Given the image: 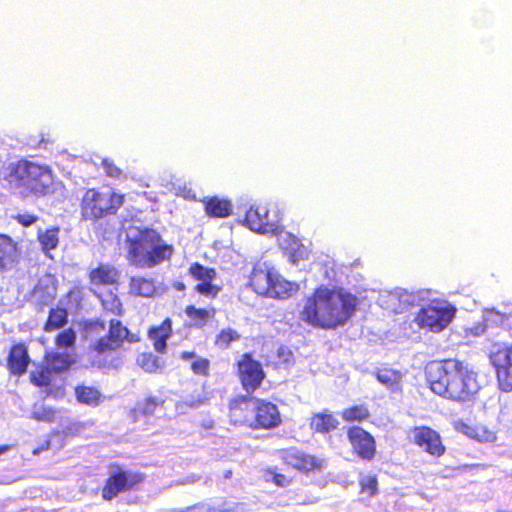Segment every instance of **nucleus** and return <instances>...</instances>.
<instances>
[{
	"label": "nucleus",
	"mask_w": 512,
	"mask_h": 512,
	"mask_svg": "<svg viewBox=\"0 0 512 512\" xmlns=\"http://www.w3.org/2000/svg\"><path fill=\"white\" fill-rule=\"evenodd\" d=\"M253 411V401L242 399L231 403L230 419L234 424L254 427L253 417L249 412Z\"/></svg>",
	"instance_id": "obj_19"
},
{
	"label": "nucleus",
	"mask_w": 512,
	"mask_h": 512,
	"mask_svg": "<svg viewBox=\"0 0 512 512\" xmlns=\"http://www.w3.org/2000/svg\"><path fill=\"white\" fill-rule=\"evenodd\" d=\"M210 511V505L205 503H199L194 506L187 507L184 510H175L173 512H209Z\"/></svg>",
	"instance_id": "obj_51"
},
{
	"label": "nucleus",
	"mask_w": 512,
	"mask_h": 512,
	"mask_svg": "<svg viewBox=\"0 0 512 512\" xmlns=\"http://www.w3.org/2000/svg\"><path fill=\"white\" fill-rule=\"evenodd\" d=\"M33 418L38 421L52 422L55 419V411L49 407L39 406L34 409Z\"/></svg>",
	"instance_id": "obj_45"
},
{
	"label": "nucleus",
	"mask_w": 512,
	"mask_h": 512,
	"mask_svg": "<svg viewBox=\"0 0 512 512\" xmlns=\"http://www.w3.org/2000/svg\"><path fill=\"white\" fill-rule=\"evenodd\" d=\"M209 512H249V509L244 504L240 503H223L219 506H210Z\"/></svg>",
	"instance_id": "obj_46"
},
{
	"label": "nucleus",
	"mask_w": 512,
	"mask_h": 512,
	"mask_svg": "<svg viewBox=\"0 0 512 512\" xmlns=\"http://www.w3.org/2000/svg\"><path fill=\"white\" fill-rule=\"evenodd\" d=\"M205 211L211 217H227L231 213V204L216 197L210 198L205 201Z\"/></svg>",
	"instance_id": "obj_28"
},
{
	"label": "nucleus",
	"mask_w": 512,
	"mask_h": 512,
	"mask_svg": "<svg viewBox=\"0 0 512 512\" xmlns=\"http://www.w3.org/2000/svg\"><path fill=\"white\" fill-rule=\"evenodd\" d=\"M128 259L141 268H151L170 258L172 247L161 242L153 229L130 227L127 230Z\"/></svg>",
	"instance_id": "obj_3"
},
{
	"label": "nucleus",
	"mask_w": 512,
	"mask_h": 512,
	"mask_svg": "<svg viewBox=\"0 0 512 512\" xmlns=\"http://www.w3.org/2000/svg\"><path fill=\"white\" fill-rule=\"evenodd\" d=\"M102 166L108 176L114 178L120 177L121 170L112 161L108 159H103Z\"/></svg>",
	"instance_id": "obj_50"
},
{
	"label": "nucleus",
	"mask_w": 512,
	"mask_h": 512,
	"mask_svg": "<svg viewBox=\"0 0 512 512\" xmlns=\"http://www.w3.org/2000/svg\"><path fill=\"white\" fill-rule=\"evenodd\" d=\"M240 335L233 329H223L216 338V345L226 349L232 341L239 340Z\"/></svg>",
	"instance_id": "obj_41"
},
{
	"label": "nucleus",
	"mask_w": 512,
	"mask_h": 512,
	"mask_svg": "<svg viewBox=\"0 0 512 512\" xmlns=\"http://www.w3.org/2000/svg\"><path fill=\"white\" fill-rule=\"evenodd\" d=\"M9 449L8 446L4 445V446H0V455L7 452Z\"/></svg>",
	"instance_id": "obj_56"
},
{
	"label": "nucleus",
	"mask_w": 512,
	"mask_h": 512,
	"mask_svg": "<svg viewBox=\"0 0 512 512\" xmlns=\"http://www.w3.org/2000/svg\"><path fill=\"white\" fill-rule=\"evenodd\" d=\"M34 454H38L39 453V450H34L33 452Z\"/></svg>",
	"instance_id": "obj_57"
},
{
	"label": "nucleus",
	"mask_w": 512,
	"mask_h": 512,
	"mask_svg": "<svg viewBox=\"0 0 512 512\" xmlns=\"http://www.w3.org/2000/svg\"><path fill=\"white\" fill-rule=\"evenodd\" d=\"M250 284L254 291L270 298H288L298 290V285L284 279L274 268L266 264L254 268Z\"/></svg>",
	"instance_id": "obj_4"
},
{
	"label": "nucleus",
	"mask_w": 512,
	"mask_h": 512,
	"mask_svg": "<svg viewBox=\"0 0 512 512\" xmlns=\"http://www.w3.org/2000/svg\"><path fill=\"white\" fill-rule=\"evenodd\" d=\"M56 279L49 274L40 278L35 287V296L39 297L44 303L51 301L56 296Z\"/></svg>",
	"instance_id": "obj_26"
},
{
	"label": "nucleus",
	"mask_w": 512,
	"mask_h": 512,
	"mask_svg": "<svg viewBox=\"0 0 512 512\" xmlns=\"http://www.w3.org/2000/svg\"><path fill=\"white\" fill-rule=\"evenodd\" d=\"M137 364L146 372H157L162 368L159 358L151 353H142L137 358Z\"/></svg>",
	"instance_id": "obj_37"
},
{
	"label": "nucleus",
	"mask_w": 512,
	"mask_h": 512,
	"mask_svg": "<svg viewBox=\"0 0 512 512\" xmlns=\"http://www.w3.org/2000/svg\"><path fill=\"white\" fill-rule=\"evenodd\" d=\"M76 398L80 403L96 406L99 404L101 394L93 387L81 386L75 389Z\"/></svg>",
	"instance_id": "obj_31"
},
{
	"label": "nucleus",
	"mask_w": 512,
	"mask_h": 512,
	"mask_svg": "<svg viewBox=\"0 0 512 512\" xmlns=\"http://www.w3.org/2000/svg\"><path fill=\"white\" fill-rule=\"evenodd\" d=\"M360 485L363 492H367L369 496H372L376 493L377 490V480L373 476H365L361 479Z\"/></svg>",
	"instance_id": "obj_48"
},
{
	"label": "nucleus",
	"mask_w": 512,
	"mask_h": 512,
	"mask_svg": "<svg viewBox=\"0 0 512 512\" xmlns=\"http://www.w3.org/2000/svg\"><path fill=\"white\" fill-rule=\"evenodd\" d=\"M454 315L455 309L448 302L433 301L419 310L414 321L419 328L437 333L449 325Z\"/></svg>",
	"instance_id": "obj_7"
},
{
	"label": "nucleus",
	"mask_w": 512,
	"mask_h": 512,
	"mask_svg": "<svg viewBox=\"0 0 512 512\" xmlns=\"http://www.w3.org/2000/svg\"><path fill=\"white\" fill-rule=\"evenodd\" d=\"M76 333L72 328H68L60 332L56 338L55 343L59 348H68L75 344Z\"/></svg>",
	"instance_id": "obj_42"
},
{
	"label": "nucleus",
	"mask_w": 512,
	"mask_h": 512,
	"mask_svg": "<svg viewBox=\"0 0 512 512\" xmlns=\"http://www.w3.org/2000/svg\"><path fill=\"white\" fill-rule=\"evenodd\" d=\"M282 458L288 465L304 472L322 467V461H318L315 457L301 453L297 450L284 451Z\"/></svg>",
	"instance_id": "obj_18"
},
{
	"label": "nucleus",
	"mask_w": 512,
	"mask_h": 512,
	"mask_svg": "<svg viewBox=\"0 0 512 512\" xmlns=\"http://www.w3.org/2000/svg\"><path fill=\"white\" fill-rule=\"evenodd\" d=\"M356 305L357 298L352 294L321 287L307 299L301 319L315 327L334 329L348 321Z\"/></svg>",
	"instance_id": "obj_2"
},
{
	"label": "nucleus",
	"mask_w": 512,
	"mask_h": 512,
	"mask_svg": "<svg viewBox=\"0 0 512 512\" xmlns=\"http://www.w3.org/2000/svg\"><path fill=\"white\" fill-rule=\"evenodd\" d=\"M508 316L504 313H500L499 311H495L493 309L486 310L483 316L484 327L481 329L476 328V335L483 334L485 332V328L489 326H500L504 324L505 320H507Z\"/></svg>",
	"instance_id": "obj_33"
},
{
	"label": "nucleus",
	"mask_w": 512,
	"mask_h": 512,
	"mask_svg": "<svg viewBox=\"0 0 512 512\" xmlns=\"http://www.w3.org/2000/svg\"><path fill=\"white\" fill-rule=\"evenodd\" d=\"M247 226L254 232L268 234L276 233L278 231V223L280 217L275 214L273 217L270 216L269 210L264 206H257L250 208L246 213L245 218Z\"/></svg>",
	"instance_id": "obj_9"
},
{
	"label": "nucleus",
	"mask_w": 512,
	"mask_h": 512,
	"mask_svg": "<svg viewBox=\"0 0 512 512\" xmlns=\"http://www.w3.org/2000/svg\"><path fill=\"white\" fill-rule=\"evenodd\" d=\"M67 317L68 313L66 308L51 309L44 330L51 332L62 328L67 323Z\"/></svg>",
	"instance_id": "obj_29"
},
{
	"label": "nucleus",
	"mask_w": 512,
	"mask_h": 512,
	"mask_svg": "<svg viewBox=\"0 0 512 512\" xmlns=\"http://www.w3.org/2000/svg\"><path fill=\"white\" fill-rule=\"evenodd\" d=\"M51 370L46 368L37 369L31 372V382L36 386H46L50 383Z\"/></svg>",
	"instance_id": "obj_43"
},
{
	"label": "nucleus",
	"mask_w": 512,
	"mask_h": 512,
	"mask_svg": "<svg viewBox=\"0 0 512 512\" xmlns=\"http://www.w3.org/2000/svg\"><path fill=\"white\" fill-rule=\"evenodd\" d=\"M163 402L159 401L154 397H150L146 399L143 403H139L137 405V410L141 411L143 414L150 415L155 412V409L161 405Z\"/></svg>",
	"instance_id": "obj_47"
},
{
	"label": "nucleus",
	"mask_w": 512,
	"mask_h": 512,
	"mask_svg": "<svg viewBox=\"0 0 512 512\" xmlns=\"http://www.w3.org/2000/svg\"><path fill=\"white\" fill-rule=\"evenodd\" d=\"M13 187H24L35 194H44L52 184L51 171L32 162H19L9 176Z\"/></svg>",
	"instance_id": "obj_5"
},
{
	"label": "nucleus",
	"mask_w": 512,
	"mask_h": 512,
	"mask_svg": "<svg viewBox=\"0 0 512 512\" xmlns=\"http://www.w3.org/2000/svg\"><path fill=\"white\" fill-rule=\"evenodd\" d=\"M189 273L200 283L196 285L195 290L202 295L207 297H216L219 293L220 288L212 281L216 277V272L212 268L204 267L198 263H194L189 268Z\"/></svg>",
	"instance_id": "obj_15"
},
{
	"label": "nucleus",
	"mask_w": 512,
	"mask_h": 512,
	"mask_svg": "<svg viewBox=\"0 0 512 512\" xmlns=\"http://www.w3.org/2000/svg\"><path fill=\"white\" fill-rule=\"evenodd\" d=\"M118 347V345L112 341L111 337L108 336L107 338H101L97 341L95 345V350L98 353H104L108 350H114Z\"/></svg>",
	"instance_id": "obj_49"
},
{
	"label": "nucleus",
	"mask_w": 512,
	"mask_h": 512,
	"mask_svg": "<svg viewBox=\"0 0 512 512\" xmlns=\"http://www.w3.org/2000/svg\"><path fill=\"white\" fill-rule=\"evenodd\" d=\"M414 302V296L406 290L397 288L393 291H381L378 297L379 305L393 313H402Z\"/></svg>",
	"instance_id": "obj_14"
},
{
	"label": "nucleus",
	"mask_w": 512,
	"mask_h": 512,
	"mask_svg": "<svg viewBox=\"0 0 512 512\" xmlns=\"http://www.w3.org/2000/svg\"><path fill=\"white\" fill-rule=\"evenodd\" d=\"M18 255L16 243L9 236L0 234V271L12 268Z\"/></svg>",
	"instance_id": "obj_20"
},
{
	"label": "nucleus",
	"mask_w": 512,
	"mask_h": 512,
	"mask_svg": "<svg viewBox=\"0 0 512 512\" xmlns=\"http://www.w3.org/2000/svg\"><path fill=\"white\" fill-rule=\"evenodd\" d=\"M102 306L105 310L110 311L115 315H120L122 312V304L118 298V296L109 292L101 296Z\"/></svg>",
	"instance_id": "obj_39"
},
{
	"label": "nucleus",
	"mask_w": 512,
	"mask_h": 512,
	"mask_svg": "<svg viewBox=\"0 0 512 512\" xmlns=\"http://www.w3.org/2000/svg\"><path fill=\"white\" fill-rule=\"evenodd\" d=\"M157 287L152 279L144 277H131L129 292L140 297H154L157 294Z\"/></svg>",
	"instance_id": "obj_24"
},
{
	"label": "nucleus",
	"mask_w": 512,
	"mask_h": 512,
	"mask_svg": "<svg viewBox=\"0 0 512 512\" xmlns=\"http://www.w3.org/2000/svg\"><path fill=\"white\" fill-rule=\"evenodd\" d=\"M489 359L496 370L499 388L512 391V344L494 343L489 351Z\"/></svg>",
	"instance_id": "obj_8"
},
{
	"label": "nucleus",
	"mask_w": 512,
	"mask_h": 512,
	"mask_svg": "<svg viewBox=\"0 0 512 512\" xmlns=\"http://www.w3.org/2000/svg\"><path fill=\"white\" fill-rule=\"evenodd\" d=\"M240 379L247 392L256 390L264 379V372L259 362L248 354L242 356L238 362Z\"/></svg>",
	"instance_id": "obj_11"
},
{
	"label": "nucleus",
	"mask_w": 512,
	"mask_h": 512,
	"mask_svg": "<svg viewBox=\"0 0 512 512\" xmlns=\"http://www.w3.org/2000/svg\"><path fill=\"white\" fill-rule=\"evenodd\" d=\"M123 203V196L110 189H89L82 198V214L86 219H99L114 213Z\"/></svg>",
	"instance_id": "obj_6"
},
{
	"label": "nucleus",
	"mask_w": 512,
	"mask_h": 512,
	"mask_svg": "<svg viewBox=\"0 0 512 512\" xmlns=\"http://www.w3.org/2000/svg\"><path fill=\"white\" fill-rule=\"evenodd\" d=\"M171 323L166 319L159 327L149 331V337L153 341L156 351L163 353L166 348V339L170 336Z\"/></svg>",
	"instance_id": "obj_27"
},
{
	"label": "nucleus",
	"mask_w": 512,
	"mask_h": 512,
	"mask_svg": "<svg viewBox=\"0 0 512 512\" xmlns=\"http://www.w3.org/2000/svg\"><path fill=\"white\" fill-rule=\"evenodd\" d=\"M203 403V399H197V400H184L183 402H181L179 405L181 406H187V407H190V408H197L198 406H200L201 404Z\"/></svg>",
	"instance_id": "obj_54"
},
{
	"label": "nucleus",
	"mask_w": 512,
	"mask_h": 512,
	"mask_svg": "<svg viewBox=\"0 0 512 512\" xmlns=\"http://www.w3.org/2000/svg\"><path fill=\"white\" fill-rule=\"evenodd\" d=\"M128 329L120 323L118 320L110 321V331L109 336L112 341L115 342L118 346L119 344L128 337Z\"/></svg>",
	"instance_id": "obj_40"
},
{
	"label": "nucleus",
	"mask_w": 512,
	"mask_h": 512,
	"mask_svg": "<svg viewBox=\"0 0 512 512\" xmlns=\"http://www.w3.org/2000/svg\"><path fill=\"white\" fill-rule=\"evenodd\" d=\"M17 219L24 226H30V225H32L36 221V217L35 216L28 215V214L19 215L17 217Z\"/></svg>",
	"instance_id": "obj_53"
},
{
	"label": "nucleus",
	"mask_w": 512,
	"mask_h": 512,
	"mask_svg": "<svg viewBox=\"0 0 512 512\" xmlns=\"http://www.w3.org/2000/svg\"><path fill=\"white\" fill-rule=\"evenodd\" d=\"M185 312L189 319L197 326L204 325L208 320L212 319L215 315V310L211 309H197L194 306H188Z\"/></svg>",
	"instance_id": "obj_32"
},
{
	"label": "nucleus",
	"mask_w": 512,
	"mask_h": 512,
	"mask_svg": "<svg viewBox=\"0 0 512 512\" xmlns=\"http://www.w3.org/2000/svg\"><path fill=\"white\" fill-rule=\"evenodd\" d=\"M278 242L282 249L286 250L292 257L293 262L307 256V249L291 233L281 231L278 235Z\"/></svg>",
	"instance_id": "obj_21"
},
{
	"label": "nucleus",
	"mask_w": 512,
	"mask_h": 512,
	"mask_svg": "<svg viewBox=\"0 0 512 512\" xmlns=\"http://www.w3.org/2000/svg\"><path fill=\"white\" fill-rule=\"evenodd\" d=\"M425 372L431 390L449 400L470 401L481 388L477 373L456 359L431 362Z\"/></svg>",
	"instance_id": "obj_1"
},
{
	"label": "nucleus",
	"mask_w": 512,
	"mask_h": 512,
	"mask_svg": "<svg viewBox=\"0 0 512 512\" xmlns=\"http://www.w3.org/2000/svg\"><path fill=\"white\" fill-rule=\"evenodd\" d=\"M273 479L276 485L281 487H284L289 483L288 479L284 475L276 474Z\"/></svg>",
	"instance_id": "obj_55"
},
{
	"label": "nucleus",
	"mask_w": 512,
	"mask_h": 512,
	"mask_svg": "<svg viewBox=\"0 0 512 512\" xmlns=\"http://www.w3.org/2000/svg\"><path fill=\"white\" fill-rule=\"evenodd\" d=\"M141 481V475L133 472L121 471L107 480L102 491V496L106 500H111L116 497L118 493L131 489Z\"/></svg>",
	"instance_id": "obj_13"
},
{
	"label": "nucleus",
	"mask_w": 512,
	"mask_h": 512,
	"mask_svg": "<svg viewBox=\"0 0 512 512\" xmlns=\"http://www.w3.org/2000/svg\"><path fill=\"white\" fill-rule=\"evenodd\" d=\"M377 379L381 384L392 391H398L400 389L402 375L398 371L384 368L377 372Z\"/></svg>",
	"instance_id": "obj_30"
},
{
	"label": "nucleus",
	"mask_w": 512,
	"mask_h": 512,
	"mask_svg": "<svg viewBox=\"0 0 512 512\" xmlns=\"http://www.w3.org/2000/svg\"><path fill=\"white\" fill-rule=\"evenodd\" d=\"M369 411L364 405H357L350 408L345 409L342 412V417L345 421H362L368 418Z\"/></svg>",
	"instance_id": "obj_38"
},
{
	"label": "nucleus",
	"mask_w": 512,
	"mask_h": 512,
	"mask_svg": "<svg viewBox=\"0 0 512 512\" xmlns=\"http://www.w3.org/2000/svg\"><path fill=\"white\" fill-rule=\"evenodd\" d=\"M118 278V271L107 264H101L90 272V280L94 285H113Z\"/></svg>",
	"instance_id": "obj_23"
},
{
	"label": "nucleus",
	"mask_w": 512,
	"mask_h": 512,
	"mask_svg": "<svg viewBox=\"0 0 512 512\" xmlns=\"http://www.w3.org/2000/svg\"><path fill=\"white\" fill-rule=\"evenodd\" d=\"M348 438L359 457L367 460L374 457L375 440L370 433L360 427H352L348 430Z\"/></svg>",
	"instance_id": "obj_16"
},
{
	"label": "nucleus",
	"mask_w": 512,
	"mask_h": 512,
	"mask_svg": "<svg viewBox=\"0 0 512 512\" xmlns=\"http://www.w3.org/2000/svg\"><path fill=\"white\" fill-rule=\"evenodd\" d=\"M454 428L459 433L481 443H493L497 439L496 432L481 423L456 421Z\"/></svg>",
	"instance_id": "obj_17"
},
{
	"label": "nucleus",
	"mask_w": 512,
	"mask_h": 512,
	"mask_svg": "<svg viewBox=\"0 0 512 512\" xmlns=\"http://www.w3.org/2000/svg\"><path fill=\"white\" fill-rule=\"evenodd\" d=\"M85 428L84 423H74L67 428V434L69 435H78Z\"/></svg>",
	"instance_id": "obj_52"
},
{
	"label": "nucleus",
	"mask_w": 512,
	"mask_h": 512,
	"mask_svg": "<svg viewBox=\"0 0 512 512\" xmlns=\"http://www.w3.org/2000/svg\"><path fill=\"white\" fill-rule=\"evenodd\" d=\"M183 360H193L191 369L195 374L207 375L209 371V361L205 358L196 357L193 352H183L180 355Z\"/></svg>",
	"instance_id": "obj_34"
},
{
	"label": "nucleus",
	"mask_w": 512,
	"mask_h": 512,
	"mask_svg": "<svg viewBox=\"0 0 512 512\" xmlns=\"http://www.w3.org/2000/svg\"><path fill=\"white\" fill-rule=\"evenodd\" d=\"M253 428L271 429L281 423V417L277 406L263 400L253 401Z\"/></svg>",
	"instance_id": "obj_12"
},
{
	"label": "nucleus",
	"mask_w": 512,
	"mask_h": 512,
	"mask_svg": "<svg viewBox=\"0 0 512 512\" xmlns=\"http://www.w3.org/2000/svg\"><path fill=\"white\" fill-rule=\"evenodd\" d=\"M29 363V356L24 345L18 344L11 349L8 358V367L13 374L25 373Z\"/></svg>",
	"instance_id": "obj_22"
},
{
	"label": "nucleus",
	"mask_w": 512,
	"mask_h": 512,
	"mask_svg": "<svg viewBox=\"0 0 512 512\" xmlns=\"http://www.w3.org/2000/svg\"><path fill=\"white\" fill-rule=\"evenodd\" d=\"M58 232L57 228H52L38 235L39 242L46 254L57 247L59 242Z\"/></svg>",
	"instance_id": "obj_35"
},
{
	"label": "nucleus",
	"mask_w": 512,
	"mask_h": 512,
	"mask_svg": "<svg viewBox=\"0 0 512 512\" xmlns=\"http://www.w3.org/2000/svg\"><path fill=\"white\" fill-rule=\"evenodd\" d=\"M339 425V421L326 412L314 414L310 419V428L317 433H328L335 430Z\"/></svg>",
	"instance_id": "obj_25"
},
{
	"label": "nucleus",
	"mask_w": 512,
	"mask_h": 512,
	"mask_svg": "<svg viewBox=\"0 0 512 512\" xmlns=\"http://www.w3.org/2000/svg\"><path fill=\"white\" fill-rule=\"evenodd\" d=\"M410 438L414 444L433 456H441L445 452L440 435L430 427H414L410 431Z\"/></svg>",
	"instance_id": "obj_10"
},
{
	"label": "nucleus",
	"mask_w": 512,
	"mask_h": 512,
	"mask_svg": "<svg viewBox=\"0 0 512 512\" xmlns=\"http://www.w3.org/2000/svg\"><path fill=\"white\" fill-rule=\"evenodd\" d=\"M83 297V289L80 287H73L66 295L65 299L61 301L63 305L69 307H77Z\"/></svg>",
	"instance_id": "obj_44"
},
{
	"label": "nucleus",
	"mask_w": 512,
	"mask_h": 512,
	"mask_svg": "<svg viewBox=\"0 0 512 512\" xmlns=\"http://www.w3.org/2000/svg\"><path fill=\"white\" fill-rule=\"evenodd\" d=\"M46 362L50 370L60 372L68 369L71 364V359L67 354L55 353L47 355Z\"/></svg>",
	"instance_id": "obj_36"
}]
</instances>
